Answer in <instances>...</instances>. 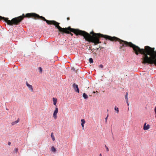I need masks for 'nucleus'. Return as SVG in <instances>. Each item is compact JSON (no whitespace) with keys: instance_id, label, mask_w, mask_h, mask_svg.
Here are the masks:
<instances>
[{"instance_id":"obj_19","label":"nucleus","mask_w":156,"mask_h":156,"mask_svg":"<svg viewBox=\"0 0 156 156\" xmlns=\"http://www.w3.org/2000/svg\"><path fill=\"white\" fill-rule=\"evenodd\" d=\"M105 148H106L107 151L108 152V151L109 149H108V147L106 145H105Z\"/></svg>"},{"instance_id":"obj_26","label":"nucleus","mask_w":156,"mask_h":156,"mask_svg":"<svg viewBox=\"0 0 156 156\" xmlns=\"http://www.w3.org/2000/svg\"><path fill=\"white\" fill-rule=\"evenodd\" d=\"M126 103H127V105L128 106H129V104L128 103V101H127V102H126Z\"/></svg>"},{"instance_id":"obj_14","label":"nucleus","mask_w":156,"mask_h":156,"mask_svg":"<svg viewBox=\"0 0 156 156\" xmlns=\"http://www.w3.org/2000/svg\"><path fill=\"white\" fill-rule=\"evenodd\" d=\"M128 95V93H126V96H125V99L126 100V102H127V101H128V98L127 97Z\"/></svg>"},{"instance_id":"obj_3","label":"nucleus","mask_w":156,"mask_h":156,"mask_svg":"<svg viewBox=\"0 0 156 156\" xmlns=\"http://www.w3.org/2000/svg\"><path fill=\"white\" fill-rule=\"evenodd\" d=\"M26 16V14L25 15L24 14H23L22 16L13 18L11 20H9L8 18H5L0 16V20H3L9 25H17L20 24L24 17H27Z\"/></svg>"},{"instance_id":"obj_20","label":"nucleus","mask_w":156,"mask_h":156,"mask_svg":"<svg viewBox=\"0 0 156 156\" xmlns=\"http://www.w3.org/2000/svg\"><path fill=\"white\" fill-rule=\"evenodd\" d=\"M99 67H100L101 68H103V65L102 64L100 65L99 66Z\"/></svg>"},{"instance_id":"obj_27","label":"nucleus","mask_w":156,"mask_h":156,"mask_svg":"<svg viewBox=\"0 0 156 156\" xmlns=\"http://www.w3.org/2000/svg\"><path fill=\"white\" fill-rule=\"evenodd\" d=\"M99 156H102L101 154H100Z\"/></svg>"},{"instance_id":"obj_12","label":"nucleus","mask_w":156,"mask_h":156,"mask_svg":"<svg viewBox=\"0 0 156 156\" xmlns=\"http://www.w3.org/2000/svg\"><path fill=\"white\" fill-rule=\"evenodd\" d=\"M51 150L52 152H55L56 151V150L54 147L52 146L51 147Z\"/></svg>"},{"instance_id":"obj_24","label":"nucleus","mask_w":156,"mask_h":156,"mask_svg":"<svg viewBox=\"0 0 156 156\" xmlns=\"http://www.w3.org/2000/svg\"><path fill=\"white\" fill-rule=\"evenodd\" d=\"M154 111H155V113L156 114V106L155 108Z\"/></svg>"},{"instance_id":"obj_1","label":"nucleus","mask_w":156,"mask_h":156,"mask_svg":"<svg viewBox=\"0 0 156 156\" xmlns=\"http://www.w3.org/2000/svg\"><path fill=\"white\" fill-rule=\"evenodd\" d=\"M80 32H82V36L84 37V38L86 41L94 43V45L101 43L100 41L99 38L104 37L106 39L112 41L119 42L120 44H122V45L119 48L120 49H122L124 47L129 46L133 48L134 51L136 55H138L139 53H140L143 55V56H144L146 53V49L147 46L144 47V49H141L138 46L133 44L131 42H128L123 41L115 37H112L107 35H104L100 33H96L93 31L91 32L90 34L82 30V31Z\"/></svg>"},{"instance_id":"obj_17","label":"nucleus","mask_w":156,"mask_h":156,"mask_svg":"<svg viewBox=\"0 0 156 156\" xmlns=\"http://www.w3.org/2000/svg\"><path fill=\"white\" fill-rule=\"evenodd\" d=\"M81 122H82L81 123L84 124L85 123V121L84 119H82L81 120Z\"/></svg>"},{"instance_id":"obj_13","label":"nucleus","mask_w":156,"mask_h":156,"mask_svg":"<svg viewBox=\"0 0 156 156\" xmlns=\"http://www.w3.org/2000/svg\"><path fill=\"white\" fill-rule=\"evenodd\" d=\"M114 109H115V110L116 111V112L117 113H118L119 112V108L118 107L115 106V107Z\"/></svg>"},{"instance_id":"obj_21","label":"nucleus","mask_w":156,"mask_h":156,"mask_svg":"<svg viewBox=\"0 0 156 156\" xmlns=\"http://www.w3.org/2000/svg\"><path fill=\"white\" fill-rule=\"evenodd\" d=\"M108 114L107 115V117L105 118V122H107V119H108Z\"/></svg>"},{"instance_id":"obj_6","label":"nucleus","mask_w":156,"mask_h":156,"mask_svg":"<svg viewBox=\"0 0 156 156\" xmlns=\"http://www.w3.org/2000/svg\"><path fill=\"white\" fill-rule=\"evenodd\" d=\"M150 128V125L147 124L146 125V123H145L144 125L143 129L144 130H146L149 129Z\"/></svg>"},{"instance_id":"obj_16","label":"nucleus","mask_w":156,"mask_h":156,"mask_svg":"<svg viewBox=\"0 0 156 156\" xmlns=\"http://www.w3.org/2000/svg\"><path fill=\"white\" fill-rule=\"evenodd\" d=\"M18 151V149L17 148H15L14 150V151L16 153H17Z\"/></svg>"},{"instance_id":"obj_7","label":"nucleus","mask_w":156,"mask_h":156,"mask_svg":"<svg viewBox=\"0 0 156 156\" xmlns=\"http://www.w3.org/2000/svg\"><path fill=\"white\" fill-rule=\"evenodd\" d=\"M27 86L29 89L31 90V92L33 91V88L31 85L29 84L27 82L26 83Z\"/></svg>"},{"instance_id":"obj_15","label":"nucleus","mask_w":156,"mask_h":156,"mask_svg":"<svg viewBox=\"0 0 156 156\" xmlns=\"http://www.w3.org/2000/svg\"><path fill=\"white\" fill-rule=\"evenodd\" d=\"M89 62L90 63H93V60L92 58H90L89 59Z\"/></svg>"},{"instance_id":"obj_18","label":"nucleus","mask_w":156,"mask_h":156,"mask_svg":"<svg viewBox=\"0 0 156 156\" xmlns=\"http://www.w3.org/2000/svg\"><path fill=\"white\" fill-rule=\"evenodd\" d=\"M39 71L40 73H41L42 72V69L41 67H39Z\"/></svg>"},{"instance_id":"obj_25","label":"nucleus","mask_w":156,"mask_h":156,"mask_svg":"<svg viewBox=\"0 0 156 156\" xmlns=\"http://www.w3.org/2000/svg\"><path fill=\"white\" fill-rule=\"evenodd\" d=\"M67 20H70V18L69 17H67Z\"/></svg>"},{"instance_id":"obj_2","label":"nucleus","mask_w":156,"mask_h":156,"mask_svg":"<svg viewBox=\"0 0 156 156\" xmlns=\"http://www.w3.org/2000/svg\"><path fill=\"white\" fill-rule=\"evenodd\" d=\"M26 16L27 18H32L35 19H40L45 21L47 23L49 24H53L55 26V27L59 31L62 32V34L64 33L69 34L72 36L73 35V34H72L70 32H73L76 35H82V32L81 30L78 29H75L71 28L70 27L67 28H62L59 26L60 24L58 23L55 20H48L45 19V18L42 16H40L39 15L35 13H28L26 14Z\"/></svg>"},{"instance_id":"obj_22","label":"nucleus","mask_w":156,"mask_h":156,"mask_svg":"<svg viewBox=\"0 0 156 156\" xmlns=\"http://www.w3.org/2000/svg\"><path fill=\"white\" fill-rule=\"evenodd\" d=\"M81 126H82L83 129H84V124L81 123Z\"/></svg>"},{"instance_id":"obj_11","label":"nucleus","mask_w":156,"mask_h":156,"mask_svg":"<svg viewBox=\"0 0 156 156\" xmlns=\"http://www.w3.org/2000/svg\"><path fill=\"white\" fill-rule=\"evenodd\" d=\"M51 138L52 140L54 141L55 140V137L54 136L53 133H52L51 134Z\"/></svg>"},{"instance_id":"obj_4","label":"nucleus","mask_w":156,"mask_h":156,"mask_svg":"<svg viewBox=\"0 0 156 156\" xmlns=\"http://www.w3.org/2000/svg\"><path fill=\"white\" fill-rule=\"evenodd\" d=\"M73 87L76 92L78 93L79 92V89L78 88V86L75 83H74L73 85Z\"/></svg>"},{"instance_id":"obj_9","label":"nucleus","mask_w":156,"mask_h":156,"mask_svg":"<svg viewBox=\"0 0 156 156\" xmlns=\"http://www.w3.org/2000/svg\"><path fill=\"white\" fill-rule=\"evenodd\" d=\"M19 121H20V119H18L16 121H14V122H12L11 123V124L12 125H15V124L18 123V122H19Z\"/></svg>"},{"instance_id":"obj_8","label":"nucleus","mask_w":156,"mask_h":156,"mask_svg":"<svg viewBox=\"0 0 156 156\" xmlns=\"http://www.w3.org/2000/svg\"><path fill=\"white\" fill-rule=\"evenodd\" d=\"M57 100L56 98H53V104L54 105H55L56 106V104L57 103Z\"/></svg>"},{"instance_id":"obj_5","label":"nucleus","mask_w":156,"mask_h":156,"mask_svg":"<svg viewBox=\"0 0 156 156\" xmlns=\"http://www.w3.org/2000/svg\"><path fill=\"white\" fill-rule=\"evenodd\" d=\"M58 112V108L57 107V106H56L55 110L53 114V117L55 119H57V114Z\"/></svg>"},{"instance_id":"obj_29","label":"nucleus","mask_w":156,"mask_h":156,"mask_svg":"<svg viewBox=\"0 0 156 156\" xmlns=\"http://www.w3.org/2000/svg\"><path fill=\"white\" fill-rule=\"evenodd\" d=\"M122 50H123V51H124V50H125V49H122Z\"/></svg>"},{"instance_id":"obj_31","label":"nucleus","mask_w":156,"mask_h":156,"mask_svg":"<svg viewBox=\"0 0 156 156\" xmlns=\"http://www.w3.org/2000/svg\"><path fill=\"white\" fill-rule=\"evenodd\" d=\"M6 110H8V109H7V108H6Z\"/></svg>"},{"instance_id":"obj_28","label":"nucleus","mask_w":156,"mask_h":156,"mask_svg":"<svg viewBox=\"0 0 156 156\" xmlns=\"http://www.w3.org/2000/svg\"><path fill=\"white\" fill-rule=\"evenodd\" d=\"M93 93H95V91H93Z\"/></svg>"},{"instance_id":"obj_10","label":"nucleus","mask_w":156,"mask_h":156,"mask_svg":"<svg viewBox=\"0 0 156 156\" xmlns=\"http://www.w3.org/2000/svg\"><path fill=\"white\" fill-rule=\"evenodd\" d=\"M83 97L85 99H87L88 98V96L85 93H83Z\"/></svg>"},{"instance_id":"obj_23","label":"nucleus","mask_w":156,"mask_h":156,"mask_svg":"<svg viewBox=\"0 0 156 156\" xmlns=\"http://www.w3.org/2000/svg\"><path fill=\"white\" fill-rule=\"evenodd\" d=\"M8 144L9 145H10L11 144V143L10 142H8Z\"/></svg>"},{"instance_id":"obj_30","label":"nucleus","mask_w":156,"mask_h":156,"mask_svg":"<svg viewBox=\"0 0 156 156\" xmlns=\"http://www.w3.org/2000/svg\"><path fill=\"white\" fill-rule=\"evenodd\" d=\"M98 48H97V50H98Z\"/></svg>"}]
</instances>
